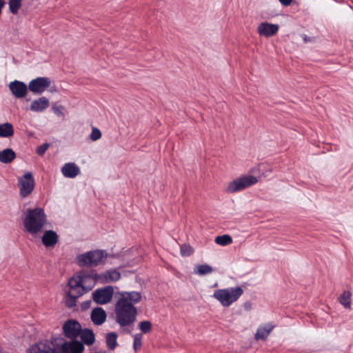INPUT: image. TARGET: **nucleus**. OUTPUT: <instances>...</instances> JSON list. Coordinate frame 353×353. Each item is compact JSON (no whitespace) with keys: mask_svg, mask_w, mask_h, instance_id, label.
Here are the masks:
<instances>
[{"mask_svg":"<svg viewBox=\"0 0 353 353\" xmlns=\"http://www.w3.org/2000/svg\"><path fill=\"white\" fill-rule=\"evenodd\" d=\"M119 294L114 307L115 321L121 327H125L136 320L137 310L134 305L141 301V294L136 291L121 292Z\"/></svg>","mask_w":353,"mask_h":353,"instance_id":"f257e3e1","label":"nucleus"},{"mask_svg":"<svg viewBox=\"0 0 353 353\" xmlns=\"http://www.w3.org/2000/svg\"><path fill=\"white\" fill-rule=\"evenodd\" d=\"M47 221V215L43 208H28L23 212V225L24 230L32 236H37L41 232Z\"/></svg>","mask_w":353,"mask_h":353,"instance_id":"f03ea898","label":"nucleus"},{"mask_svg":"<svg viewBox=\"0 0 353 353\" xmlns=\"http://www.w3.org/2000/svg\"><path fill=\"white\" fill-rule=\"evenodd\" d=\"M108 253L103 250H93L76 256V263L80 267L93 268L105 263Z\"/></svg>","mask_w":353,"mask_h":353,"instance_id":"7ed1b4c3","label":"nucleus"},{"mask_svg":"<svg viewBox=\"0 0 353 353\" xmlns=\"http://www.w3.org/2000/svg\"><path fill=\"white\" fill-rule=\"evenodd\" d=\"M243 294V288L240 286H236L216 290L214 292L212 296L223 307H228L237 301Z\"/></svg>","mask_w":353,"mask_h":353,"instance_id":"20e7f679","label":"nucleus"},{"mask_svg":"<svg viewBox=\"0 0 353 353\" xmlns=\"http://www.w3.org/2000/svg\"><path fill=\"white\" fill-rule=\"evenodd\" d=\"M80 279L74 274L68 281L70 288L68 294L65 297V305L68 307H73L77 304V299L87 292L80 283Z\"/></svg>","mask_w":353,"mask_h":353,"instance_id":"39448f33","label":"nucleus"},{"mask_svg":"<svg viewBox=\"0 0 353 353\" xmlns=\"http://www.w3.org/2000/svg\"><path fill=\"white\" fill-rule=\"evenodd\" d=\"M257 182L258 179L256 176L252 175H243L228 183L225 188V192L228 193L238 192L256 184Z\"/></svg>","mask_w":353,"mask_h":353,"instance_id":"423d86ee","label":"nucleus"},{"mask_svg":"<svg viewBox=\"0 0 353 353\" xmlns=\"http://www.w3.org/2000/svg\"><path fill=\"white\" fill-rule=\"evenodd\" d=\"M35 181L32 172H27L18 178L19 196L22 199L28 196L34 190Z\"/></svg>","mask_w":353,"mask_h":353,"instance_id":"0eeeda50","label":"nucleus"},{"mask_svg":"<svg viewBox=\"0 0 353 353\" xmlns=\"http://www.w3.org/2000/svg\"><path fill=\"white\" fill-rule=\"evenodd\" d=\"M81 281L80 283L82 284L85 290L88 292L91 290L98 281L99 274L96 270H82L77 272L76 274Z\"/></svg>","mask_w":353,"mask_h":353,"instance_id":"6e6552de","label":"nucleus"},{"mask_svg":"<svg viewBox=\"0 0 353 353\" xmlns=\"http://www.w3.org/2000/svg\"><path fill=\"white\" fill-rule=\"evenodd\" d=\"M51 80L48 77H37L28 83V89L34 94H41L50 85Z\"/></svg>","mask_w":353,"mask_h":353,"instance_id":"1a4fd4ad","label":"nucleus"},{"mask_svg":"<svg viewBox=\"0 0 353 353\" xmlns=\"http://www.w3.org/2000/svg\"><path fill=\"white\" fill-rule=\"evenodd\" d=\"M113 292L114 290L112 286H106L103 288L95 290L92 293V298L94 301L98 304H106L111 301Z\"/></svg>","mask_w":353,"mask_h":353,"instance_id":"9d476101","label":"nucleus"},{"mask_svg":"<svg viewBox=\"0 0 353 353\" xmlns=\"http://www.w3.org/2000/svg\"><path fill=\"white\" fill-rule=\"evenodd\" d=\"M80 323L76 320H68L63 326V330L65 336L69 339L77 338L81 331Z\"/></svg>","mask_w":353,"mask_h":353,"instance_id":"9b49d317","label":"nucleus"},{"mask_svg":"<svg viewBox=\"0 0 353 353\" xmlns=\"http://www.w3.org/2000/svg\"><path fill=\"white\" fill-rule=\"evenodd\" d=\"M98 274V281L103 284L114 283L121 278L120 272L116 269H111Z\"/></svg>","mask_w":353,"mask_h":353,"instance_id":"f8f14e48","label":"nucleus"},{"mask_svg":"<svg viewBox=\"0 0 353 353\" xmlns=\"http://www.w3.org/2000/svg\"><path fill=\"white\" fill-rule=\"evenodd\" d=\"M279 29V26L277 24L263 22L259 25L257 32L260 36L270 37L276 34L278 32Z\"/></svg>","mask_w":353,"mask_h":353,"instance_id":"ddd939ff","label":"nucleus"},{"mask_svg":"<svg viewBox=\"0 0 353 353\" xmlns=\"http://www.w3.org/2000/svg\"><path fill=\"white\" fill-rule=\"evenodd\" d=\"M8 87L12 94L18 99L24 97L28 88V86L27 87L26 83L17 80L10 82Z\"/></svg>","mask_w":353,"mask_h":353,"instance_id":"4468645a","label":"nucleus"},{"mask_svg":"<svg viewBox=\"0 0 353 353\" xmlns=\"http://www.w3.org/2000/svg\"><path fill=\"white\" fill-rule=\"evenodd\" d=\"M52 342L46 340L34 343L27 349L26 353H49Z\"/></svg>","mask_w":353,"mask_h":353,"instance_id":"2eb2a0df","label":"nucleus"},{"mask_svg":"<svg viewBox=\"0 0 353 353\" xmlns=\"http://www.w3.org/2000/svg\"><path fill=\"white\" fill-rule=\"evenodd\" d=\"M62 174L69 179H74L80 174V168L74 163H66L61 169Z\"/></svg>","mask_w":353,"mask_h":353,"instance_id":"dca6fc26","label":"nucleus"},{"mask_svg":"<svg viewBox=\"0 0 353 353\" xmlns=\"http://www.w3.org/2000/svg\"><path fill=\"white\" fill-rule=\"evenodd\" d=\"M59 236L56 232L49 230L44 232L41 241L46 248H53L58 242Z\"/></svg>","mask_w":353,"mask_h":353,"instance_id":"f3484780","label":"nucleus"},{"mask_svg":"<svg viewBox=\"0 0 353 353\" xmlns=\"http://www.w3.org/2000/svg\"><path fill=\"white\" fill-rule=\"evenodd\" d=\"M49 105V100L45 97H41L37 99L32 101L30 109L33 112H41L46 110L48 108Z\"/></svg>","mask_w":353,"mask_h":353,"instance_id":"a211bd4d","label":"nucleus"},{"mask_svg":"<svg viewBox=\"0 0 353 353\" xmlns=\"http://www.w3.org/2000/svg\"><path fill=\"white\" fill-rule=\"evenodd\" d=\"M106 312L101 307H96L92 310L90 315L92 321L94 325H100L106 320Z\"/></svg>","mask_w":353,"mask_h":353,"instance_id":"6ab92c4d","label":"nucleus"},{"mask_svg":"<svg viewBox=\"0 0 353 353\" xmlns=\"http://www.w3.org/2000/svg\"><path fill=\"white\" fill-rule=\"evenodd\" d=\"M66 353H82L84 350L83 344L78 341H72L63 343Z\"/></svg>","mask_w":353,"mask_h":353,"instance_id":"aec40b11","label":"nucleus"},{"mask_svg":"<svg viewBox=\"0 0 353 353\" xmlns=\"http://www.w3.org/2000/svg\"><path fill=\"white\" fill-rule=\"evenodd\" d=\"M274 325L272 323H268L263 325H261L256 330L255 334V339L256 340L265 339L271 331L274 329Z\"/></svg>","mask_w":353,"mask_h":353,"instance_id":"412c9836","label":"nucleus"},{"mask_svg":"<svg viewBox=\"0 0 353 353\" xmlns=\"http://www.w3.org/2000/svg\"><path fill=\"white\" fill-rule=\"evenodd\" d=\"M16 158L15 152L11 148H6L0 151V162L10 163Z\"/></svg>","mask_w":353,"mask_h":353,"instance_id":"4be33fe9","label":"nucleus"},{"mask_svg":"<svg viewBox=\"0 0 353 353\" xmlns=\"http://www.w3.org/2000/svg\"><path fill=\"white\" fill-rule=\"evenodd\" d=\"M79 336L82 342L88 345H92L95 341V336L94 332L89 329L81 330Z\"/></svg>","mask_w":353,"mask_h":353,"instance_id":"5701e85b","label":"nucleus"},{"mask_svg":"<svg viewBox=\"0 0 353 353\" xmlns=\"http://www.w3.org/2000/svg\"><path fill=\"white\" fill-rule=\"evenodd\" d=\"M14 128L11 123L6 122L0 124V137L10 138L14 134Z\"/></svg>","mask_w":353,"mask_h":353,"instance_id":"b1692460","label":"nucleus"},{"mask_svg":"<svg viewBox=\"0 0 353 353\" xmlns=\"http://www.w3.org/2000/svg\"><path fill=\"white\" fill-rule=\"evenodd\" d=\"M117 334L115 332L108 333L105 337V343L108 348L114 350L117 346Z\"/></svg>","mask_w":353,"mask_h":353,"instance_id":"393cba45","label":"nucleus"},{"mask_svg":"<svg viewBox=\"0 0 353 353\" xmlns=\"http://www.w3.org/2000/svg\"><path fill=\"white\" fill-rule=\"evenodd\" d=\"M351 296L352 294L350 291H344L339 297V301L345 308L350 309Z\"/></svg>","mask_w":353,"mask_h":353,"instance_id":"a878e982","label":"nucleus"},{"mask_svg":"<svg viewBox=\"0 0 353 353\" xmlns=\"http://www.w3.org/2000/svg\"><path fill=\"white\" fill-rule=\"evenodd\" d=\"M212 272V268L207 264L198 265L194 269V273L197 275H205Z\"/></svg>","mask_w":353,"mask_h":353,"instance_id":"bb28decb","label":"nucleus"},{"mask_svg":"<svg viewBox=\"0 0 353 353\" xmlns=\"http://www.w3.org/2000/svg\"><path fill=\"white\" fill-rule=\"evenodd\" d=\"M23 0H8V6L10 12L16 14L21 8Z\"/></svg>","mask_w":353,"mask_h":353,"instance_id":"cd10ccee","label":"nucleus"},{"mask_svg":"<svg viewBox=\"0 0 353 353\" xmlns=\"http://www.w3.org/2000/svg\"><path fill=\"white\" fill-rule=\"evenodd\" d=\"M214 241L218 245L225 246L232 243V239L230 235L224 234L216 236Z\"/></svg>","mask_w":353,"mask_h":353,"instance_id":"c85d7f7f","label":"nucleus"},{"mask_svg":"<svg viewBox=\"0 0 353 353\" xmlns=\"http://www.w3.org/2000/svg\"><path fill=\"white\" fill-rule=\"evenodd\" d=\"M134 341H133V349L134 351H137L141 349L142 346V339L143 336L142 334H136L133 336Z\"/></svg>","mask_w":353,"mask_h":353,"instance_id":"c756f323","label":"nucleus"},{"mask_svg":"<svg viewBox=\"0 0 353 353\" xmlns=\"http://www.w3.org/2000/svg\"><path fill=\"white\" fill-rule=\"evenodd\" d=\"M139 327L143 334L149 333L152 328V324L149 321H143L139 323Z\"/></svg>","mask_w":353,"mask_h":353,"instance_id":"7c9ffc66","label":"nucleus"},{"mask_svg":"<svg viewBox=\"0 0 353 353\" xmlns=\"http://www.w3.org/2000/svg\"><path fill=\"white\" fill-rule=\"evenodd\" d=\"M101 137V132L99 129L97 128L93 127L92 128V132L90 134V139L92 141H96L100 139Z\"/></svg>","mask_w":353,"mask_h":353,"instance_id":"2f4dec72","label":"nucleus"},{"mask_svg":"<svg viewBox=\"0 0 353 353\" xmlns=\"http://www.w3.org/2000/svg\"><path fill=\"white\" fill-rule=\"evenodd\" d=\"M52 110L56 115L60 117H64L65 116V108L63 105H53Z\"/></svg>","mask_w":353,"mask_h":353,"instance_id":"473e14b6","label":"nucleus"},{"mask_svg":"<svg viewBox=\"0 0 353 353\" xmlns=\"http://www.w3.org/2000/svg\"><path fill=\"white\" fill-rule=\"evenodd\" d=\"M50 145L47 143H45L41 145H39L36 150V152L39 156H43L46 150L48 149Z\"/></svg>","mask_w":353,"mask_h":353,"instance_id":"72a5a7b5","label":"nucleus"},{"mask_svg":"<svg viewBox=\"0 0 353 353\" xmlns=\"http://www.w3.org/2000/svg\"><path fill=\"white\" fill-rule=\"evenodd\" d=\"M49 353H66L63 345L61 347H54V345H50V352Z\"/></svg>","mask_w":353,"mask_h":353,"instance_id":"f704fd0d","label":"nucleus"},{"mask_svg":"<svg viewBox=\"0 0 353 353\" xmlns=\"http://www.w3.org/2000/svg\"><path fill=\"white\" fill-rule=\"evenodd\" d=\"M181 252L182 255H186V256L190 255L192 252V251L190 248L185 249L184 248H181Z\"/></svg>","mask_w":353,"mask_h":353,"instance_id":"c9c22d12","label":"nucleus"},{"mask_svg":"<svg viewBox=\"0 0 353 353\" xmlns=\"http://www.w3.org/2000/svg\"><path fill=\"white\" fill-rule=\"evenodd\" d=\"M279 2L285 6H288L291 4L292 0H279Z\"/></svg>","mask_w":353,"mask_h":353,"instance_id":"e433bc0d","label":"nucleus"},{"mask_svg":"<svg viewBox=\"0 0 353 353\" xmlns=\"http://www.w3.org/2000/svg\"><path fill=\"white\" fill-rule=\"evenodd\" d=\"M244 306H245V308L246 310H250V309L251 308V305H250V303H245V305H244Z\"/></svg>","mask_w":353,"mask_h":353,"instance_id":"4c0bfd02","label":"nucleus"},{"mask_svg":"<svg viewBox=\"0 0 353 353\" xmlns=\"http://www.w3.org/2000/svg\"><path fill=\"white\" fill-rule=\"evenodd\" d=\"M0 353H3V352H2V349H1V347H0Z\"/></svg>","mask_w":353,"mask_h":353,"instance_id":"58836bf2","label":"nucleus"}]
</instances>
